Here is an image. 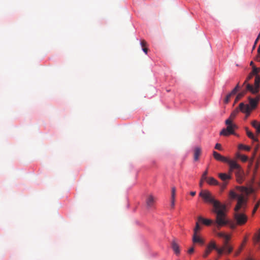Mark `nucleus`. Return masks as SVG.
<instances>
[{"label":"nucleus","instance_id":"nucleus-22","mask_svg":"<svg viewBox=\"0 0 260 260\" xmlns=\"http://www.w3.org/2000/svg\"><path fill=\"white\" fill-rule=\"evenodd\" d=\"M216 234L217 236H218L219 238H223V239H227L228 238V236L229 235H227L223 232H217V233H216Z\"/></svg>","mask_w":260,"mask_h":260},{"label":"nucleus","instance_id":"nucleus-38","mask_svg":"<svg viewBox=\"0 0 260 260\" xmlns=\"http://www.w3.org/2000/svg\"><path fill=\"white\" fill-rule=\"evenodd\" d=\"M251 124L254 128H256V127L258 126L259 123L256 120H253L251 122Z\"/></svg>","mask_w":260,"mask_h":260},{"label":"nucleus","instance_id":"nucleus-2","mask_svg":"<svg viewBox=\"0 0 260 260\" xmlns=\"http://www.w3.org/2000/svg\"><path fill=\"white\" fill-rule=\"evenodd\" d=\"M213 212L216 215L215 222L214 225L219 229L220 227L226 225L229 223L226 218V206L224 204H220L217 208L213 209Z\"/></svg>","mask_w":260,"mask_h":260},{"label":"nucleus","instance_id":"nucleus-23","mask_svg":"<svg viewBox=\"0 0 260 260\" xmlns=\"http://www.w3.org/2000/svg\"><path fill=\"white\" fill-rule=\"evenodd\" d=\"M260 71V68H256L255 66H253L252 68V71H251V73L253 76H256L258 75V73Z\"/></svg>","mask_w":260,"mask_h":260},{"label":"nucleus","instance_id":"nucleus-45","mask_svg":"<svg viewBox=\"0 0 260 260\" xmlns=\"http://www.w3.org/2000/svg\"><path fill=\"white\" fill-rule=\"evenodd\" d=\"M258 133H260V123L258 124V126L255 128Z\"/></svg>","mask_w":260,"mask_h":260},{"label":"nucleus","instance_id":"nucleus-8","mask_svg":"<svg viewBox=\"0 0 260 260\" xmlns=\"http://www.w3.org/2000/svg\"><path fill=\"white\" fill-rule=\"evenodd\" d=\"M216 248V244L215 241H211L207 246L204 253L203 254L204 258H206L208 255L211 253L212 250Z\"/></svg>","mask_w":260,"mask_h":260},{"label":"nucleus","instance_id":"nucleus-3","mask_svg":"<svg viewBox=\"0 0 260 260\" xmlns=\"http://www.w3.org/2000/svg\"><path fill=\"white\" fill-rule=\"evenodd\" d=\"M249 104H245L241 103L239 105V110L242 112L246 113L248 116L251 112L255 109L260 100V95H257L255 98H253L248 97Z\"/></svg>","mask_w":260,"mask_h":260},{"label":"nucleus","instance_id":"nucleus-35","mask_svg":"<svg viewBox=\"0 0 260 260\" xmlns=\"http://www.w3.org/2000/svg\"><path fill=\"white\" fill-rule=\"evenodd\" d=\"M239 84H238L237 85V86L233 89V90L231 91V94H232L233 95H234L236 94V93L237 92L238 89H239Z\"/></svg>","mask_w":260,"mask_h":260},{"label":"nucleus","instance_id":"nucleus-19","mask_svg":"<svg viewBox=\"0 0 260 260\" xmlns=\"http://www.w3.org/2000/svg\"><path fill=\"white\" fill-rule=\"evenodd\" d=\"M253 240L255 244H259V248H260V229L258 233L254 235Z\"/></svg>","mask_w":260,"mask_h":260},{"label":"nucleus","instance_id":"nucleus-6","mask_svg":"<svg viewBox=\"0 0 260 260\" xmlns=\"http://www.w3.org/2000/svg\"><path fill=\"white\" fill-rule=\"evenodd\" d=\"M225 123L227 127L221 130L219 134L220 135L228 136L231 134H234L235 129L237 128V125L232 122V119H227Z\"/></svg>","mask_w":260,"mask_h":260},{"label":"nucleus","instance_id":"nucleus-30","mask_svg":"<svg viewBox=\"0 0 260 260\" xmlns=\"http://www.w3.org/2000/svg\"><path fill=\"white\" fill-rule=\"evenodd\" d=\"M175 195H176V188L173 187L172 188L171 190V199H175Z\"/></svg>","mask_w":260,"mask_h":260},{"label":"nucleus","instance_id":"nucleus-12","mask_svg":"<svg viewBox=\"0 0 260 260\" xmlns=\"http://www.w3.org/2000/svg\"><path fill=\"white\" fill-rule=\"evenodd\" d=\"M238 189L242 193L246 196L252 193L254 191L252 187L239 186L238 187Z\"/></svg>","mask_w":260,"mask_h":260},{"label":"nucleus","instance_id":"nucleus-31","mask_svg":"<svg viewBox=\"0 0 260 260\" xmlns=\"http://www.w3.org/2000/svg\"><path fill=\"white\" fill-rule=\"evenodd\" d=\"M233 95L232 94H231V93H229L225 97V99H224V103L225 104H227L229 102L230 100V99H231V97Z\"/></svg>","mask_w":260,"mask_h":260},{"label":"nucleus","instance_id":"nucleus-37","mask_svg":"<svg viewBox=\"0 0 260 260\" xmlns=\"http://www.w3.org/2000/svg\"><path fill=\"white\" fill-rule=\"evenodd\" d=\"M244 243L242 244L241 245V246L240 247V248H239V250H238V251L235 252V256L238 255L240 254V253L241 252V251L242 250V249H243V247L244 246Z\"/></svg>","mask_w":260,"mask_h":260},{"label":"nucleus","instance_id":"nucleus-1","mask_svg":"<svg viewBox=\"0 0 260 260\" xmlns=\"http://www.w3.org/2000/svg\"><path fill=\"white\" fill-rule=\"evenodd\" d=\"M246 207L244 199L240 197L238 203H237L234 208V218L237 225H242L247 222L248 217L244 213Z\"/></svg>","mask_w":260,"mask_h":260},{"label":"nucleus","instance_id":"nucleus-29","mask_svg":"<svg viewBox=\"0 0 260 260\" xmlns=\"http://www.w3.org/2000/svg\"><path fill=\"white\" fill-rule=\"evenodd\" d=\"M238 157L243 162H245L248 160V157L244 155H239Z\"/></svg>","mask_w":260,"mask_h":260},{"label":"nucleus","instance_id":"nucleus-52","mask_svg":"<svg viewBox=\"0 0 260 260\" xmlns=\"http://www.w3.org/2000/svg\"><path fill=\"white\" fill-rule=\"evenodd\" d=\"M246 241V239H245V240H244V242H245Z\"/></svg>","mask_w":260,"mask_h":260},{"label":"nucleus","instance_id":"nucleus-27","mask_svg":"<svg viewBox=\"0 0 260 260\" xmlns=\"http://www.w3.org/2000/svg\"><path fill=\"white\" fill-rule=\"evenodd\" d=\"M238 110H236L234 112H233L230 115V117L228 119H232V121L235 118L237 113H238Z\"/></svg>","mask_w":260,"mask_h":260},{"label":"nucleus","instance_id":"nucleus-50","mask_svg":"<svg viewBox=\"0 0 260 260\" xmlns=\"http://www.w3.org/2000/svg\"><path fill=\"white\" fill-rule=\"evenodd\" d=\"M250 65L251 66H252V67H253V66H254L253 62L252 61H251L250 62Z\"/></svg>","mask_w":260,"mask_h":260},{"label":"nucleus","instance_id":"nucleus-43","mask_svg":"<svg viewBox=\"0 0 260 260\" xmlns=\"http://www.w3.org/2000/svg\"><path fill=\"white\" fill-rule=\"evenodd\" d=\"M194 248L191 247L188 250L187 252L188 254H192L194 252Z\"/></svg>","mask_w":260,"mask_h":260},{"label":"nucleus","instance_id":"nucleus-40","mask_svg":"<svg viewBox=\"0 0 260 260\" xmlns=\"http://www.w3.org/2000/svg\"><path fill=\"white\" fill-rule=\"evenodd\" d=\"M175 199H171V209H173L175 207Z\"/></svg>","mask_w":260,"mask_h":260},{"label":"nucleus","instance_id":"nucleus-11","mask_svg":"<svg viewBox=\"0 0 260 260\" xmlns=\"http://www.w3.org/2000/svg\"><path fill=\"white\" fill-rule=\"evenodd\" d=\"M240 197H242L243 199H244L245 201V203L247 205V201H248V198L247 197H245L243 194L238 195L235 192H234L233 190L230 191L229 193V198L231 199L234 200V199H237V203H238V200L240 198Z\"/></svg>","mask_w":260,"mask_h":260},{"label":"nucleus","instance_id":"nucleus-10","mask_svg":"<svg viewBox=\"0 0 260 260\" xmlns=\"http://www.w3.org/2000/svg\"><path fill=\"white\" fill-rule=\"evenodd\" d=\"M156 198L152 194H149L146 200V204L147 208H151L153 207Z\"/></svg>","mask_w":260,"mask_h":260},{"label":"nucleus","instance_id":"nucleus-21","mask_svg":"<svg viewBox=\"0 0 260 260\" xmlns=\"http://www.w3.org/2000/svg\"><path fill=\"white\" fill-rule=\"evenodd\" d=\"M246 134H247V136L249 138L252 139L253 140V141L254 142H254H257V139L254 136L253 133L252 132L249 131L247 128H246Z\"/></svg>","mask_w":260,"mask_h":260},{"label":"nucleus","instance_id":"nucleus-49","mask_svg":"<svg viewBox=\"0 0 260 260\" xmlns=\"http://www.w3.org/2000/svg\"><path fill=\"white\" fill-rule=\"evenodd\" d=\"M190 194L191 196H194L196 194V191H191L190 192Z\"/></svg>","mask_w":260,"mask_h":260},{"label":"nucleus","instance_id":"nucleus-17","mask_svg":"<svg viewBox=\"0 0 260 260\" xmlns=\"http://www.w3.org/2000/svg\"><path fill=\"white\" fill-rule=\"evenodd\" d=\"M201 153V149L199 147H197L194 149L193 159L194 161H197Z\"/></svg>","mask_w":260,"mask_h":260},{"label":"nucleus","instance_id":"nucleus-34","mask_svg":"<svg viewBox=\"0 0 260 260\" xmlns=\"http://www.w3.org/2000/svg\"><path fill=\"white\" fill-rule=\"evenodd\" d=\"M254 76L250 73L248 77H247L246 80L244 81L243 85H245L246 84V83L250 80Z\"/></svg>","mask_w":260,"mask_h":260},{"label":"nucleus","instance_id":"nucleus-18","mask_svg":"<svg viewBox=\"0 0 260 260\" xmlns=\"http://www.w3.org/2000/svg\"><path fill=\"white\" fill-rule=\"evenodd\" d=\"M207 182L210 185H218L219 183L213 177H209L206 180Z\"/></svg>","mask_w":260,"mask_h":260},{"label":"nucleus","instance_id":"nucleus-4","mask_svg":"<svg viewBox=\"0 0 260 260\" xmlns=\"http://www.w3.org/2000/svg\"><path fill=\"white\" fill-rule=\"evenodd\" d=\"M230 162V173H232L235 170V174L237 181L239 184L242 183L245 179V173L244 170L235 160H233V161H231Z\"/></svg>","mask_w":260,"mask_h":260},{"label":"nucleus","instance_id":"nucleus-16","mask_svg":"<svg viewBox=\"0 0 260 260\" xmlns=\"http://www.w3.org/2000/svg\"><path fill=\"white\" fill-rule=\"evenodd\" d=\"M192 241L194 243H199L201 245L204 243V240L198 235V234L193 235Z\"/></svg>","mask_w":260,"mask_h":260},{"label":"nucleus","instance_id":"nucleus-7","mask_svg":"<svg viewBox=\"0 0 260 260\" xmlns=\"http://www.w3.org/2000/svg\"><path fill=\"white\" fill-rule=\"evenodd\" d=\"M260 77L256 75L255 78L254 86L250 84H246V90L250 91L252 94H256L259 90Z\"/></svg>","mask_w":260,"mask_h":260},{"label":"nucleus","instance_id":"nucleus-25","mask_svg":"<svg viewBox=\"0 0 260 260\" xmlns=\"http://www.w3.org/2000/svg\"><path fill=\"white\" fill-rule=\"evenodd\" d=\"M215 250H216L217 252V253L219 254V255H221L223 253V252L224 251H225V253H227V250L225 248H224L223 247H221V248H218L217 246H216V248H215L214 249Z\"/></svg>","mask_w":260,"mask_h":260},{"label":"nucleus","instance_id":"nucleus-41","mask_svg":"<svg viewBox=\"0 0 260 260\" xmlns=\"http://www.w3.org/2000/svg\"><path fill=\"white\" fill-rule=\"evenodd\" d=\"M141 45L142 46V47L143 48L147 46V42L144 40H141Z\"/></svg>","mask_w":260,"mask_h":260},{"label":"nucleus","instance_id":"nucleus-5","mask_svg":"<svg viewBox=\"0 0 260 260\" xmlns=\"http://www.w3.org/2000/svg\"><path fill=\"white\" fill-rule=\"evenodd\" d=\"M199 195L205 200V202L212 204L214 208H217L218 206H219V205L221 204L219 201L214 199L211 192L208 190H202L200 193Z\"/></svg>","mask_w":260,"mask_h":260},{"label":"nucleus","instance_id":"nucleus-48","mask_svg":"<svg viewBox=\"0 0 260 260\" xmlns=\"http://www.w3.org/2000/svg\"><path fill=\"white\" fill-rule=\"evenodd\" d=\"M204 181V180H202V179H201V181H200V184H199V185H200V186L201 187H202V186H203V183Z\"/></svg>","mask_w":260,"mask_h":260},{"label":"nucleus","instance_id":"nucleus-28","mask_svg":"<svg viewBox=\"0 0 260 260\" xmlns=\"http://www.w3.org/2000/svg\"><path fill=\"white\" fill-rule=\"evenodd\" d=\"M228 183V182H224L221 184L219 183V185H218L220 186L221 191H223L224 190V189L226 187Z\"/></svg>","mask_w":260,"mask_h":260},{"label":"nucleus","instance_id":"nucleus-42","mask_svg":"<svg viewBox=\"0 0 260 260\" xmlns=\"http://www.w3.org/2000/svg\"><path fill=\"white\" fill-rule=\"evenodd\" d=\"M215 148L219 150H221V146L220 144L217 143L215 145Z\"/></svg>","mask_w":260,"mask_h":260},{"label":"nucleus","instance_id":"nucleus-13","mask_svg":"<svg viewBox=\"0 0 260 260\" xmlns=\"http://www.w3.org/2000/svg\"><path fill=\"white\" fill-rule=\"evenodd\" d=\"M230 239H231V236H230V235H229L228 238L227 239H224V241L223 242L222 247H223L224 248H225L227 250L228 253H230L232 251L233 249V247L231 246H230L229 244V241L230 240Z\"/></svg>","mask_w":260,"mask_h":260},{"label":"nucleus","instance_id":"nucleus-24","mask_svg":"<svg viewBox=\"0 0 260 260\" xmlns=\"http://www.w3.org/2000/svg\"><path fill=\"white\" fill-rule=\"evenodd\" d=\"M201 229V226L199 223V222H197L196 224V226L193 230V234H198V232Z\"/></svg>","mask_w":260,"mask_h":260},{"label":"nucleus","instance_id":"nucleus-20","mask_svg":"<svg viewBox=\"0 0 260 260\" xmlns=\"http://www.w3.org/2000/svg\"><path fill=\"white\" fill-rule=\"evenodd\" d=\"M199 221L202 222L204 224L206 225H209L213 223V221L211 219H204L202 217L198 218Z\"/></svg>","mask_w":260,"mask_h":260},{"label":"nucleus","instance_id":"nucleus-26","mask_svg":"<svg viewBox=\"0 0 260 260\" xmlns=\"http://www.w3.org/2000/svg\"><path fill=\"white\" fill-rule=\"evenodd\" d=\"M239 149L249 151L250 150V147L243 144H240L239 145Z\"/></svg>","mask_w":260,"mask_h":260},{"label":"nucleus","instance_id":"nucleus-46","mask_svg":"<svg viewBox=\"0 0 260 260\" xmlns=\"http://www.w3.org/2000/svg\"><path fill=\"white\" fill-rule=\"evenodd\" d=\"M143 51L145 53V54H147V52H148L147 48H146V47H143Z\"/></svg>","mask_w":260,"mask_h":260},{"label":"nucleus","instance_id":"nucleus-39","mask_svg":"<svg viewBox=\"0 0 260 260\" xmlns=\"http://www.w3.org/2000/svg\"><path fill=\"white\" fill-rule=\"evenodd\" d=\"M245 92H246V91H243V92L239 93L238 95L237 96L236 100H238L242 96H243L245 94Z\"/></svg>","mask_w":260,"mask_h":260},{"label":"nucleus","instance_id":"nucleus-44","mask_svg":"<svg viewBox=\"0 0 260 260\" xmlns=\"http://www.w3.org/2000/svg\"><path fill=\"white\" fill-rule=\"evenodd\" d=\"M230 226L232 229H235L236 226V224L234 223H230Z\"/></svg>","mask_w":260,"mask_h":260},{"label":"nucleus","instance_id":"nucleus-33","mask_svg":"<svg viewBox=\"0 0 260 260\" xmlns=\"http://www.w3.org/2000/svg\"><path fill=\"white\" fill-rule=\"evenodd\" d=\"M259 205H260V201H259L254 206V208L253 210V211H252V214H254L256 211L257 210V209H258V208L259 207Z\"/></svg>","mask_w":260,"mask_h":260},{"label":"nucleus","instance_id":"nucleus-51","mask_svg":"<svg viewBox=\"0 0 260 260\" xmlns=\"http://www.w3.org/2000/svg\"><path fill=\"white\" fill-rule=\"evenodd\" d=\"M245 260H254V259H253L252 258H251L250 257H248V258H246Z\"/></svg>","mask_w":260,"mask_h":260},{"label":"nucleus","instance_id":"nucleus-9","mask_svg":"<svg viewBox=\"0 0 260 260\" xmlns=\"http://www.w3.org/2000/svg\"><path fill=\"white\" fill-rule=\"evenodd\" d=\"M213 155L214 158L217 160L223 162H226L229 164V165H230V162L233 161V160L229 159V158L222 156L219 153L215 151H214L213 152Z\"/></svg>","mask_w":260,"mask_h":260},{"label":"nucleus","instance_id":"nucleus-32","mask_svg":"<svg viewBox=\"0 0 260 260\" xmlns=\"http://www.w3.org/2000/svg\"><path fill=\"white\" fill-rule=\"evenodd\" d=\"M207 174H208V171L206 170L202 174V178H201V179H202V180L206 181L207 179H208V178H207Z\"/></svg>","mask_w":260,"mask_h":260},{"label":"nucleus","instance_id":"nucleus-14","mask_svg":"<svg viewBox=\"0 0 260 260\" xmlns=\"http://www.w3.org/2000/svg\"><path fill=\"white\" fill-rule=\"evenodd\" d=\"M171 247L176 255H179L180 254V247L175 240H174L171 242Z\"/></svg>","mask_w":260,"mask_h":260},{"label":"nucleus","instance_id":"nucleus-36","mask_svg":"<svg viewBox=\"0 0 260 260\" xmlns=\"http://www.w3.org/2000/svg\"><path fill=\"white\" fill-rule=\"evenodd\" d=\"M255 142H253V145H254V152H253V157L255 156L258 149V144L256 143L255 144Z\"/></svg>","mask_w":260,"mask_h":260},{"label":"nucleus","instance_id":"nucleus-47","mask_svg":"<svg viewBox=\"0 0 260 260\" xmlns=\"http://www.w3.org/2000/svg\"><path fill=\"white\" fill-rule=\"evenodd\" d=\"M256 60L257 61H260V55L257 54L255 58Z\"/></svg>","mask_w":260,"mask_h":260},{"label":"nucleus","instance_id":"nucleus-15","mask_svg":"<svg viewBox=\"0 0 260 260\" xmlns=\"http://www.w3.org/2000/svg\"><path fill=\"white\" fill-rule=\"evenodd\" d=\"M218 176L223 182H228V181L230 180L232 178L230 174H227L226 173H219Z\"/></svg>","mask_w":260,"mask_h":260}]
</instances>
